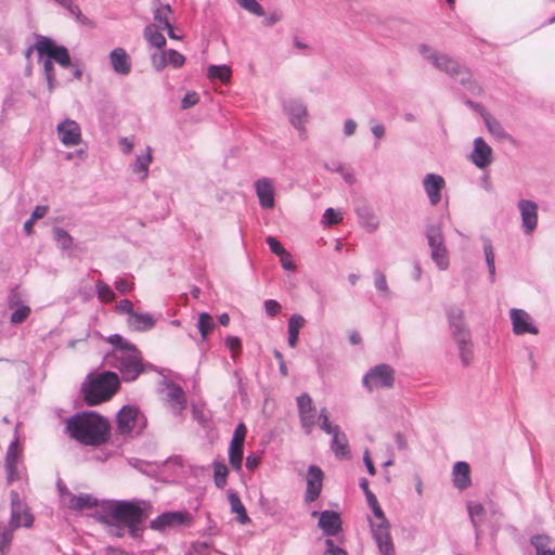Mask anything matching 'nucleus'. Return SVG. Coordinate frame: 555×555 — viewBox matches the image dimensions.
Masks as SVG:
<instances>
[{"mask_svg":"<svg viewBox=\"0 0 555 555\" xmlns=\"http://www.w3.org/2000/svg\"><path fill=\"white\" fill-rule=\"evenodd\" d=\"M107 341L113 345V351L106 356L107 364L119 370L125 380H134L143 372L140 351L118 334L111 335Z\"/></svg>","mask_w":555,"mask_h":555,"instance_id":"f257e3e1","label":"nucleus"},{"mask_svg":"<svg viewBox=\"0 0 555 555\" xmlns=\"http://www.w3.org/2000/svg\"><path fill=\"white\" fill-rule=\"evenodd\" d=\"M66 427L74 439L86 446H100L109 435L108 422L94 412L72 416Z\"/></svg>","mask_w":555,"mask_h":555,"instance_id":"f03ea898","label":"nucleus"},{"mask_svg":"<svg viewBox=\"0 0 555 555\" xmlns=\"http://www.w3.org/2000/svg\"><path fill=\"white\" fill-rule=\"evenodd\" d=\"M150 504L135 501H117L107 511V517L115 522L124 524L131 537L137 538L142 522L149 516Z\"/></svg>","mask_w":555,"mask_h":555,"instance_id":"7ed1b4c3","label":"nucleus"},{"mask_svg":"<svg viewBox=\"0 0 555 555\" xmlns=\"http://www.w3.org/2000/svg\"><path fill=\"white\" fill-rule=\"evenodd\" d=\"M120 380L114 372H102L90 376L82 386L85 401L88 405H96L109 400L119 389Z\"/></svg>","mask_w":555,"mask_h":555,"instance_id":"20e7f679","label":"nucleus"},{"mask_svg":"<svg viewBox=\"0 0 555 555\" xmlns=\"http://www.w3.org/2000/svg\"><path fill=\"white\" fill-rule=\"evenodd\" d=\"M374 519L370 520L371 532L380 555H396L395 544L390 535V524L379 504L371 506Z\"/></svg>","mask_w":555,"mask_h":555,"instance_id":"39448f33","label":"nucleus"},{"mask_svg":"<svg viewBox=\"0 0 555 555\" xmlns=\"http://www.w3.org/2000/svg\"><path fill=\"white\" fill-rule=\"evenodd\" d=\"M430 258L439 270L449 268V251L446 245L444 235L440 224H428L425 230Z\"/></svg>","mask_w":555,"mask_h":555,"instance_id":"423d86ee","label":"nucleus"},{"mask_svg":"<svg viewBox=\"0 0 555 555\" xmlns=\"http://www.w3.org/2000/svg\"><path fill=\"white\" fill-rule=\"evenodd\" d=\"M320 427L323 431L332 435L331 448L337 457H347L350 453L347 436L340 430L338 425H334L330 422L328 413L326 408H322L318 417Z\"/></svg>","mask_w":555,"mask_h":555,"instance_id":"0eeeda50","label":"nucleus"},{"mask_svg":"<svg viewBox=\"0 0 555 555\" xmlns=\"http://www.w3.org/2000/svg\"><path fill=\"white\" fill-rule=\"evenodd\" d=\"M363 386L373 391L379 388H391L395 383V371L388 364H378L363 376Z\"/></svg>","mask_w":555,"mask_h":555,"instance_id":"6e6552de","label":"nucleus"},{"mask_svg":"<svg viewBox=\"0 0 555 555\" xmlns=\"http://www.w3.org/2000/svg\"><path fill=\"white\" fill-rule=\"evenodd\" d=\"M284 112L288 116V120L300 134L306 132V124L308 121L307 105L298 99H291L283 103Z\"/></svg>","mask_w":555,"mask_h":555,"instance_id":"1a4fd4ad","label":"nucleus"},{"mask_svg":"<svg viewBox=\"0 0 555 555\" xmlns=\"http://www.w3.org/2000/svg\"><path fill=\"white\" fill-rule=\"evenodd\" d=\"M35 47L39 55L47 54L63 67L70 65V56L67 49L63 46H55L51 39L41 37L37 40Z\"/></svg>","mask_w":555,"mask_h":555,"instance_id":"9d476101","label":"nucleus"},{"mask_svg":"<svg viewBox=\"0 0 555 555\" xmlns=\"http://www.w3.org/2000/svg\"><path fill=\"white\" fill-rule=\"evenodd\" d=\"M300 425L307 435H310L317 424V409L308 393L297 397Z\"/></svg>","mask_w":555,"mask_h":555,"instance_id":"9b49d317","label":"nucleus"},{"mask_svg":"<svg viewBox=\"0 0 555 555\" xmlns=\"http://www.w3.org/2000/svg\"><path fill=\"white\" fill-rule=\"evenodd\" d=\"M246 437V427L244 424H238L234 430L232 440L229 447V463L233 469L240 472L243 463V447Z\"/></svg>","mask_w":555,"mask_h":555,"instance_id":"f8f14e48","label":"nucleus"},{"mask_svg":"<svg viewBox=\"0 0 555 555\" xmlns=\"http://www.w3.org/2000/svg\"><path fill=\"white\" fill-rule=\"evenodd\" d=\"M34 521L33 516L29 514L27 506L21 501L17 492H11V518L9 524L12 527H31Z\"/></svg>","mask_w":555,"mask_h":555,"instance_id":"ddd939ff","label":"nucleus"},{"mask_svg":"<svg viewBox=\"0 0 555 555\" xmlns=\"http://www.w3.org/2000/svg\"><path fill=\"white\" fill-rule=\"evenodd\" d=\"M60 141L65 146H76L81 142V128L76 120L66 118L56 126Z\"/></svg>","mask_w":555,"mask_h":555,"instance_id":"4468645a","label":"nucleus"},{"mask_svg":"<svg viewBox=\"0 0 555 555\" xmlns=\"http://www.w3.org/2000/svg\"><path fill=\"white\" fill-rule=\"evenodd\" d=\"M469 159L479 169L487 168L493 162L492 147L483 138L478 137L474 140Z\"/></svg>","mask_w":555,"mask_h":555,"instance_id":"2eb2a0df","label":"nucleus"},{"mask_svg":"<svg viewBox=\"0 0 555 555\" xmlns=\"http://www.w3.org/2000/svg\"><path fill=\"white\" fill-rule=\"evenodd\" d=\"M184 522H190V516L186 512H167L151 521L153 530L164 531Z\"/></svg>","mask_w":555,"mask_h":555,"instance_id":"dca6fc26","label":"nucleus"},{"mask_svg":"<svg viewBox=\"0 0 555 555\" xmlns=\"http://www.w3.org/2000/svg\"><path fill=\"white\" fill-rule=\"evenodd\" d=\"M522 227L526 233H531L538 224V205L529 199L518 202Z\"/></svg>","mask_w":555,"mask_h":555,"instance_id":"f3484780","label":"nucleus"},{"mask_svg":"<svg viewBox=\"0 0 555 555\" xmlns=\"http://www.w3.org/2000/svg\"><path fill=\"white\" fill-rule=\"evenodd\" d=\"M322 482L323 472L320 467L311 465L307 475V490L305 494L307 502H313L319 498L322 490Z\"/></svg>","mask_w":555,"mask_h":555,"instance_id":"a211bd4d","label":"nucleus"},{"mask_svg":"<svg viewBox=\"0 0 555 555\" xmlns=\"http://www.w3.org/2000/svg\"><path fill=\"white\" fill-rule=\"evenodd\" d=\"M511 320L513 324V332L516 335H522L526 333L538 334V328L531 323L530 315L521 309L511 310Z\"/></svg>","mask_w":555,"mask_h":555,"instance_id":"6ab92c4d","label":"nucleus"},{"mask_svg":"<svg viewBox=\"0 0 555 555\" xmlns=\"http://www.w3.org/2000/svg\"><path fill=\"white\" fill-rule=\"evenodd\" d=\"M319 515V527L326 535H336L341 530V520L339 514L334 511H324L322 513L313 512L312 516Z\"/></svg>","mask_w":555,"mask_h":555,"instance_id":"aec40b11","label":"nucleus"},{"mask_svg":"<svg viewBox=\"0 0 555 555\" xmlns=\"http://www.w3.org/2000/svg\"><path fill=\"white\" fill-rule=\"evenodd\" d=\"M452 335L456 343H465V339L470 338L469 331L466 328L463 321V311L459 308H450L448 311Z\"/></svg>","mask_w":555,"mask_h":555,"instance_id":"412c9836","label":"nucleus"},{"mask_svg":"<svg viewBox=\"0 0 555 555\" xmlns=\"http://www.w3.org/2000/svg\"><path fill=\"white\" fill-rule=\"evenodd\" d=\"M444 185V179L439 175L428 173L424 177L423 186L433 206L441 201V191Z\"/></svg>","mask_w":555,"mask_h":555,"instance_id":"4be33fe9","label":"nucleus"},{"mask_svg":"<svg viewBox=\"0 0 555 555\" xmlns=\"http://www.w3.org/2000/svg\"><path fill=\"white\" fill-rule=\"evenodd\" d=\"M255 191L262 208L274 207V188L269 178H261L255 182Z\"/></svg>","mask_w":555,"mask_h":555,"instance_id":"5701e85b","label":"nucleus"},{"mask_svg":"<svg viewBox=\"0 0 555 555\" xmlns=\"http://www.w3.org/2000/svg\"><path fill=\"white\" fill-rule=\"evenodd\" d=\"M138 410L132 406H124L117 414V429L120 434H130L135 425Z\"/></svg>","mask_w":555,"mask_h":555,"instance_id":"b1692460","label":"nucleus"},{"mask_svg":"<svg viewBox=\"0 0 555 555\" xmlns=\"http://www.w3.org/2000/svg\"><path fill=\"white\" fill-rule=\"evenodd\" d=\"M112 67L119 75H128L131 70V62L122 48L114 49L109 54Z\"/></svg>","mask_w":555,"mask_h":555,"instance_id":"393cba45","label":"nucleus"},{"mask_svg":"<svg viewBox=\"0 0 555 555\" xmlns=\"http://www.w3.org/2000/svg\"><path fill=\"white\" fill-rule=\"evenodd\" d=\"M356 214L360 225L367 232L373 233L378 229L379 220L371 207L365 205L359 206L356 209Z\"/></svg>","mask_w":555,"mask_h":555,"instance_id":"a878e982","label":"nucleus"},{"mask_svg":"<svg viewBox=\"0 0 555 555\" xmlns=\"http://www.w3.org/2000/svg\"><path fill=\"white\" fill-rule=\"evenodd\" d=\"M453 485L455 488L463 490L470 486V468L466 462H457L452 470Z\"/></svg>","mask_w":555,"mask_h":555,"instance_id":"bb28decb","label":"nucleus"},{"mask_svg":"<svg viewBox=\"0 0 555 555\" xmlns=\"http://www.w3.org/2000/svg\"><path fill=\"white\" fill-rule=\"evenodd\" d=\"M481 116L483 118L488 131L495 139L501 141H513V138L505 131L502 124L496 118H494L490 113L482 112Z\"/></svg>","mask_w":555,"mask_h":555,"instance_id":"cd10ccee","label":"nucleus"},{"mask_svg":"<svg viewBox=\"0 0 555 555\" xmlns=\"http://www.w3.org/2000/svg\"><path fill=\"white\" fill-rule=\"evenodd\" d=\"M128 326L138 332H144L155 326L156 320L150 313H138L134 312L131 317H128Z\"/></svg>","mask_w":555,"mask_h":555,"instance_id":"c85d7f7f","label":"nucleus"},{"mask_svg":"<svg viewBox=\"0 0 555 555\" xmlns=\"http://www.w3.org/2000/svg\"><path fill=\"white\" fill-rule=\"evenodd\" d=\"M420 53L428 60L439 70H444L446 66L450 63L451 59L447 54H441L434 51L430 47L422 44L418 48Z\"/></svg>","mask_w":555,"mask_h":555,"instance_id":"c756f323","label":"nucleus"},{"mask_svg":"<svg viewBox=\"0 0 555 555\" xmlns=\"http://www.w3.org/2000/svg\"><path fill=\"white\" fill-rule=\"evenodd\" d=\"M443 72L462 85H466L470 81L469 70L454 59H451Z\"/></svg>","mask_w":555,"mask_h":555,"instance_id":"7c9ffc66","label":"nucleus"},{"mask_svg":"<svg viewBox=\"0 0 555 555\" xmlns=\"http://www.w3.org/2000/svg\"><path fill=\"white\" fill-rule=\"evenodd\" d=\"M531 544L535 548V555H555V542L545 534L531 538Z\"/></svg>","mask_w":555,"mask_h":555,"instance_id":"2f4dec72","label":"nucleus"},{"mask_svg":"<svg viewBox=\"0 0 555 555\" xmlns=\"http://www.w3.org/2000/svg\"><path fill=\"white\" fill-rule=\"evenodd\" d=\"M231 512L236 514V520L242 524H248L250 521V518L247 515L246 508L243 505L241 499L234 491H229L228 494Z\"/></svg>","mask_w":555,"mask_h":555,"instance_id":"473e14b6","label":"nucleus"},{"mask_svg":"<svg viewBox=\"0 0 555 555\" xmlns=\"http://www.w3.org/2000/svg\"><path fill=\"white\" fill-rule=\"evenodd\" d=\"M17 441L10 443L7 456H5V468L8 472V478L10 481L16 477V463H17Z\"/></svg>","mask_w":555,"mask_h":555,"instance_id":"72a5a7b5","label":"nucleus"},{"mask_svg":"<svg viewBox=\"0 0 555 555\" xmlns=\"http://www.w3.org/2000/svg\"><path fill=\"white\" fill-rule=\"evenodd\" d=\"M171 14V8L169 4H159L154 10V24L157 28L167 29L171 27L169 16Z\"/></svg>","mask_w":555,"mask_h":555,"instance_id":"f704fd0d","label":"nucleus"},{"mask_svg":"<svg viewBox=\"0 0 555 555\" xmlns=\"http://www.w3.org/2000/svg\"><path fill=\"white\" fill-rule=\"evenodd\" d=\"M152 150L151 147L146 149V153L144 155L137 156L135 163L133 165V172L140 175V179L144 180L149 173V166L152 163Z\"/></svg>","mask_w":555,"mask_h":555,"instance_id":"c9c22d12","label":"nucleus"},{"mask_svg":"<svg viewBox=\"0 0 555 555\" xmlns=\"http://www.w3.org/2000/svg\"><path fill=\"white\" fill-rule=\"evenodd\" d=\"M162 28H157V25H147L144 29V37L152 47L162 49L166 44L164 35L159 31Z\"/></svg>","mask_w":555,"mask_h":555,"instance_id":"e433bc0d","label":"nucleus"},{"mask_svg":"<svg viewBox=\"0 0 555 555\" xmlns=\"http://www.w3.org/2000/svg\"><path fill=\"white\" fill-rule=\"evenodd\" d=\"M169 392L167 395V401L178 410H183L185 408V398L184 392L181 387L169 384L168 385Z\"/></svg>","mask_w":555,"mask_h":555,"instance_id":"4c0bfd02","label":"nucleus"},{"mask_svg":"<svg viewBox=\"0 0 555 555\" xmlns=\"http://www.w3.org/2000/svg\"><path fill=\"white\" fill-rule=\"evenodd\" d=\"M95 505L96 500L93 499L90 494L72 495L68 503L69 508L75 511L91 508Z\"/></svg>","mask_w":555,"mask_h":555,"instance_id":"58836bf2","label":"nucleus"},{"mask_svg":"<svg viewBox=\"0 0 555 555\" xmlns=\"http://www.w3.org/2000/svg\"><path fill=\"white\" fill-rule=\"evenodd\" d=\"M231 74L232 70L228 65H210L207 69V75L210 79H219L222 82H228Z\"/></svg>","mask_w":555,"mask_h":555,"instance_id":"ea45409f","label":"nucleus"},{"mask_svg":"<svg viewBox=\"0 0 555 555\" xmlns=\"http://www.w3.org/2000/svg\"><path fill=\"white\" fill-rule=\"evenodd\" d=\"M16 529L17 527H12L11 524H8L7 527H0V552L2 555L9 552Z\"/></svg>","mask_w":555,"mask_h":555,"instance_id":"a19ab883","label":"nucleus"},{"mask_svg":"<svg viewBox=\"0 0 555 555\" xmlns=\"http://www.w3.org/2000/svg\"><path fill=\"white\" fill-rule=\"evenodd\" d=\"M197 327L201 333L202 339L203 340L206 339L207 335L215 327V321H214L212 317L206 312L199 313Z\"/></svg>","mask_w":555,"mask_h":555,"instance_id":"79ce46f5","label":"nucleus"},{"mask_svg":"<svg viewBox=\"0 0 555 555\" xmlns=\"http://www.w3.org/2000/svg\"><path fill=\"white\" fill-rule=\"evenodd\" d=\"M228 468L222 462L214 463V481L217 488L223 489L227 483Z\"/></svg>","mask_w":555,"mask_h":555,"instance_id":"37998d69","label":"nucleus"},{"mask_svg":"<svg viewBox=\"0 0 555 555\" xmlns=\"http://www.w3.org/2000/svg\"><path fill=\"white\" fill-rule=\"evenodd\" d=\"M467 508L473 526L475 527V529H478L485 515L483 506L477 502H469Z\"/></svg>","mask_w":555,"mask_h":555,"instance_id":"c03bdc74","label":"nucleus"},{"mask_svg":"<svg viewBox=\"0 0 555 555\" xmlns=\"http://www.w3.org/2000/svg\"><path fill=\"white\" fill-rule=\"evenodd\" d=\"M61 7L66 9L78 22L82 24L88 23V18L82 14L81 10L73 0H62Z\"/></svg>","mask_w":555,"mask_h":555,"instance_id":"a18cd8bd","label":"nucleus"},{"mask_svg":"<svg viewBox=\"0 0 555 555\" xmlns=\"http://www.w3.org/2000/svg\"><path fill=\"white\" fill-rule=\"evenodd\" d=\"M61 7L66 9L78 22L82 24L88 23V18L82 14L81 10L73 0H62Z\"/></svg>","mask_w":555,"mask_h":555,"instance_id":"49530a36","label":"nucleus"},{"mask_svg":"<svg viewBox=\"0 0 555 555\" xmlns=\"http://www.w3.org/2000/svg\"><path fill=\"white\" fill-rule=\"evenodd\" d=\"M14 311L11 314L10 321L13 324H20L24 322L30 314V308L26 305L15 306Z\"/></svg>","mask_w":555,"mask_h":555,"instance_id":"de8ad7c7","label":"nucleus"},{"mask_svg":"<svg viewBox=\"0 0 555 555\" xmlns=\"http://www.w3.org/2000/svg\"><path fill=\"white\" fill-rule=\"evenodd\" d=\"M483 251H485L486 262H487V266L489 269V274H490L491 280L493 281L494 275H495L494 251H493L492 245L489 241H487L485 243Z\"/></svg>","mask_w":555,"mask_h":555,"instance_id":"09e8293b","label":"nucleus"},{"mask_svg":"<svg viewBox=\"0 0 555 555\" xmlns=\"http://www.w3.org/2000/svg\"><path fill=\"white\" fill-rule=\"evenodd\" d=\"M462 363L468 365L472 361V341L470 338L465 339V343H457Z\"/></svg>","mask_w":555,"mask_h":555,"instance_id":"8fccbe9b","label":"nucleus"},{"mask_svg":"<svg viewBox=\"0 0 555 555\" xmlns=\"http://www.w3.org/2000/svg\"><path fill=\"white\" fill-rule=\"evenodd\" d=\"M343 220V212L334 208H327L323 215L322 222L326 225L338 224Z\"/></svg>","mask_w":555,"mask_h":555,"instance_id":"3c124183","label":"nucleus"},{"mask_svg":"<svg viewBox=\"0 0 555 555\" xmlns=\"http://www.w3.org/2000/svg\"><path fill=\"white\" fill-rule=\"evenodd\" d=\"M98 296L102 301L109 302L114 300L115 294L112 288L104 282L99 281L96 283Z\"/></svg>","mask_w":555,"mask_h":555,"instance_id":"603ef678","label":"nucleus"},{"mask_svg":"<svg viewBox=\"0 0 555 555\" xmlns=\"http://www.w3.org/2000/svg\"><path fill=\"white\" fill-rule=\"evenodd\" d=\"M236 2L246 11L257 15H264L262 7L256 0H236Z\"/></svg>","mask_w":555,"mask_h":555,"instance_id":"864d4df0","label":"nucleus"},{"mask_svg":"<svg viewBox=\"0 0 555 555\" xmlns=\"http://www.w3.org/2000/svg\"><path fill=\"white\" fill-rule=\"evenodd\" d=\"M54 240L56 243L63 248H68L72 245V237L70 235L61 228H55L53 230Z\"/></svg>","mask_w":555,"mask_h":555,"instance_id":"5fc2aeb1","label":"nucleus"},{"mask_svg":"<svg viewBox=\"0 0 555 555\" xmlns=\"http://www.w3.org/2000/svg\"><path fill=\"white\" fill-rule=\"evenodd\" d=\"M43 69H44V74H46V79L48 81V88H49V91L51 92V91H53V89L55 87V77L53 74L54 66H53L52 60L50 57L44 60Z\"/></svg>","mask_w":555,"mask_h":555,"instance_id":"6e6d98bb","label":"nucleus"},{"mask_svg":"<svg viewBox=\"0 0 555 555\" xmlns=\"http://www.w3.org/2000/svg\"><path fill=\"white\" fill-rule=\"evenodd\" d=\"M167 64L171 65L175 68L181 67L184 64V56L176 50L167 51Z\"/></svg>","mask_w":555,"mask_h":555,"instance_id":"4d7b16f0","label":"nucleus"},{"mask_svg":"<svg viewBox=\"0 0 555 555\" xmlns=\"http://www.w3.org/2000/svg\"><path fill=\"white\" fill-rule=\"evenodd\" d=\"M305 319L300 314H293L288 320V333L299 335L300 328L304 326Z\"/></svg>","mask_w":555,"mask_h":555,"instance_id":"13d9d810","label":"nucleus"},{"mask_svg":"<svg viewBox=\"0 0 555 555\" xmlns=\"http://www.w3.org/2000/svg\"><path fill=\"white\" fill-rule=\"evenodd\" d=\"M167 51L152 55V64L156 70H162L167 66Z\"/></svg>","mask_w":555,"mask_h":555,"instance_id":"bf43d9fd","label":"nucleus"},{"mask_svg":"<svg viewBox=\"0 0 555 555\" xmlns=\"http://www.w3.org/2000/svg\"><path fill=\"white\" fill-rule=\"evenodd\" d=\"M225 345L231 350L232 357L235 358L241 350V340L236 336H228L225 338Z\"/></svg>","mask_w":555,"mask_h":555,"instance_id":"052dcab7","label":"nucleus"},{"mask_svg":"<svg viewBox=\"0 0 555 555\" xmlns=\"http://www.w3.org/2000/svg\"><path fill=\"white\" fill-rule=\"evenodd\" d=\"M267 244L269 245L271 251L279 257L286 253L282 244L273 236L267 237Z\"/></svg>","mask_w":555,"mask_h":555,"instance_id":"680f3d73","label":"nucleus"},{"mask_svg":"<svg viewBox=\"0 0 555 555\" xmlns=\"http://www.w3.org/2000/svg\"><path fill=\"white\" fill-rule=\"evenodd\" d=\"M375 275V287L382 293H388V285L386 281V276L380 271H376Z\"/></svg>","mask_w":555,"mask_h":555,"instance_id":"e2e57ef3","label":"nucleus"},{"mask_svg":"<svg viewBox=\"0 0 555 555\" xmlns=\"http://www.w3.org/2000/svg\"><path fill=\"white\" fill-rule=\"evenodd\" d=\"M199 98L197 93L195 92H189L184 95V98L181 101V107L183 109L190 108L194 106L198 102Z\"/></svg>","mask_w":555,"mask_h":555,"instance_id":"0e129e2a","label":"nucleus"},{"mask_svg":"<svg viewBox=\"0 0 555 555\" xmlns=\"http://www.w3.org/2000/svg\"><path fill=\"white\" fill-rule=\"evenodd\" d=\"M109 517H107V515L105 517H103V522L107 525V528H108V532L113 535H116V537H122L124 535V529L119 526H117L115 521H109L108 520Z\"/></svg>","mask_w":555,"mask_h":555,"instance_id":"69168bd1","label":"nucleus"},{"mask_svg":"<svg viewBox=\"0 0 555 555\" xmlns=\"http://www.w3.org/2000/svg\"><path fill=\"white\" fill-rule=\"evenodd\" d=\"M266 312L269 315H276L281 311V306L278 301L269 299L264 302Z\"/></svg>","mask_w":555,"mask_h":555,"instance_id":"338daca9","label":"nucleus"},{"mask_svg":"<svg viewBox=\"0 0 555 555\" xmlns=\"http://www.w3.org/2000/svg\"><path fill=\"white\" fill-rule=\"evenodd\" d=\"M117 309L121 313H127L128 317H131L135 311L133 310L132 302L128 299H122L119 301Z\"/></svg>","mask_w":555,"mask_h":555,"instance_id":"774afa93","label":"nucleus"}]
</instances>
